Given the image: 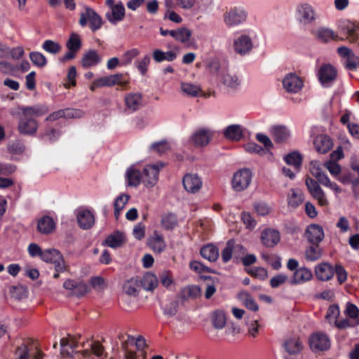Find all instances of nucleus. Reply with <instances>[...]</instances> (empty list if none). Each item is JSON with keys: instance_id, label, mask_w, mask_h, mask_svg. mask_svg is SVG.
<instances>
[{"instance_id": "1", "label": "nucleus", "mask_w": 359, "mask_h": 359, "mask_svg": "<svg viewBox=\"0 0 359 359\" xmlns=\"http://www.w3.org/2000/svg\"><path fill=\"white\" fill-rule=\"evenodd\" d=\"M294 17L299 22H313L320 20L319 14L309 3L298 4L295 8Z\"/></svg>"}, {"instance_id": "2", "label": "nucleus", "mask_w": 359, "mask_h": 359, "mask_svg": "<svg viewBox=\"0 0 359 359\" xmlns=\"http://www.w3.org/2000/svg\"><path fill=\"white\" fill-rule=\"evenodd\" d=\"M47 263L54 264L55 271L65 272L68 269L65 259L60 252L56 249H46L43 250L41 258Z\"/></svg>"}, {"instance_id": "3", "label": "nucleus", "mask_w": 359, "mask_h": 359, "mask_svg": "<svg viewBox=\"0 0 359 359\" xmlns=\"http://www.w3.org/2000/svg\"><path fill=\"white\" fill-rule=\"evenodd\" d=\"M164 166L165 164L162 162L146 165L142 174L143 184L147 187H153L158 180L159 170Z\"/></svg>"}, {"instance_id": "4", "label": "nucleus", "mask_w": 359, "mask_h": 359, "mask_svg": "<svg viewBox=\"0 0 359 359\" xmlns=\"http://www.w3.org/2000/svg\"><path fill=\"white\" fill-rule=\"evenodd\" d=\"M252 173L249 169H241L233 176L232 188L236 191H243L250 185Z\"/></svg>"}, {"instance_id": "5", "label": "nucleus", "mask_w": 359, "mask_h": 359, "mask_svg": "<svg viewBox=\"0 0 359 359\" xmlns=\"http://www.w3.org/2000/svg\"><path fill=\"white\" fill-rule=\"evenodd\" d=\"M310 171L312 175L316 178L318 183L330 188L337 193L341 192V189L336 183L330 182L327 175L323 172L322 168L317 162H311Z\"/></svg>"}, {"instance_id": "6", "label": "nucleus", "mask_w": 359, "mask_h": 359, "mask_svg": "<svg viewBox=\"0 0 359 359\" xmlns=\"http://www.w3.org/2000/svg\"><path fill=\"white\" fill-rule=\"evenodd\" d=\"M309 342L311 349L316 353L327 351L330 347L329 338L322 332H316L311 334Z\"/></svg>"}, {"instance_id": "7", "label": "nucleus", "mask_w": 359, "mask_h": 359, "mask_svg": "<svg viewBox=\"0 0 359 359\" xmlns=\"http://www.w3.org/2000/svg\"><path fill=\"white\" fill-rule=\"evenodd\" d=\"M306 185L311 195L318 201V204L321 206H325L328 204V201L325 197V194L323 189L318 184V182L315 180L307 177L306 179Z\"/></svg>"}, {"instance_id": "8", "label": "nucleus", "mask_w": 359, "mask_h": 359, "mask_svg": "<svg viewBox=\"0 0 359 359\" xmlns=\"http://www.w3.org/2000/svg\"><path fill=\"white\" fill-rule=\"evenodd\" d=\"M248 12L242 7H233L224 14L225 22H243L247 20Z\"/></svg>"}, {"instance_id": "9", "label": "nucleus", "mask_w": 359, "mask_h": 359, "mask_svg": "<svg viewBox=\"0 0 359 359\" xmlns=\"http://www.w3.org/2000/svg\"><path fill=\"white\" fill-rule=\"evenodd\" d=\"M283 86L288 93H298L303 87V81L295 74L290 73L284 77Z\"/></svg>"}, {"instance_id": "10", "label": "nucleus", "mask_w": 359, "mask_h": 359, "mask_svg": "<svg viewBox=\"0 0 359 359\" xmlns=\"http://www.w3.org/2000/svg\"><path fill=\"white\" fill-rule=\"evenodd\" d=\"M38 129L37 121L29 116H23L20 119L18 130L20 133L23 135H33Z\"/></svg>"}, {"instance_id": "11", "label": "nucleus", "mask_w": 359, "mask_h": 359, "mask_svg": "<svg viewBox=\"0 0 359 359\" xmlns=\"http://www.w3.org/2000/svg\"><path fill=\"white\" fill-rule=\"evenodd\" d=\"M305 236L309 243L318 244L324 238V231L320 225L311 224L306 228Z\"/></svg>"}, {"instance_id": "12", "label": "nucleus", "mask_w": 359, "mask_h": 359, "mask_svg": "<svg viewBox=\"0 0 359 359\" xmlns=\"http://www.w3.org/2000/svg\"><path fill=\"white\" fill-rule=\"evenodd\" d=\"M319 81L323 85L333 81L337 77V70L330 64L323 65L318 70Z\"/></svg>"}, {"instance_id": "13", "label": "nucleus", "mask_w": 359, "mask_h": 359, "mask_svg": "<svg viewBox=\"0 0 359 359\" xmlns=\"http://www.w3.org/2000/svg\"><path fill=\"white\" fill-rule=\"evenodd\" d=\"M183 186L190 193L198 191L202 186V182L196 174H187L183 178Z\"/></svg>"}, {"instance_id": "14", "label": "nucleus", "mask_w": 359, "mask_h": 359, "mask_svg": "<svg viewBox=\"0 0 359 359\" xmlns=\"http://www.w3.org/2000/svg\"><path fill=\"white\" fill-rule=\"evenodd\" d=\"M261 241L266 247H273L280 241V233L278 231L274 229H266L262 232Z\"/></svg>"}, {"instance_id": "15", "label": "nucleus", "mask_w": 359, "mask_h": 359, "mask_svg": "<svg viewBox=\"0 0 359 359\" xmlns=\"http://www.w3.org/2000/svg\"><path fill=\"white\" fill-rule=\"evenodd\" d=\"M233 46L235 51L237 53L243 55H245L251 50L252 48V43L251 39L248 36L242 35L236 40H235Z\"/></svg>"}, {"instance_id": "16", "label": "nucleus", "mask_w": 359, "mask_h": 359, "mask_svg": "<svg viewBox=\"0 0 359 359\" xmlns=\"http://www.w3.org/2000/svg\"><path fill=\"white\" fill-rule=\"evenodd\" d=\"M315 274L318 280L327 281L333 277L334 269L327 263H322L316 266Z\"/></svg>"}, {"instance_id": "17", "label": "nucleus", "mask_w": 359, "mask_h": 359, "mask_svg": "<svg viewBox=\"0 0 359 359\" xmlns=\"http://www.w3.org/2000/svg\"><path fill=\"white\" fill-rule=\"evenodd\" d=\"M201 295V290L197 285H188L183 287L178 294V298L182 302L194 299Z\"/></svg>"}, {"instance_id": "18", "label": "nucleus", "mask_w": 359, "mask_h": 359, "mask_svg": "<svg viewBox=\"0 0 359 359\" xmlns=\"http://www.w3.org/2000/svg\"><path fill=\"white\" fill-rule=\"evenodd\" d=\"M316 151L320 154H326L332 147V142L327 135H318L313 142Z\"/></svg>"}, {"instance_id": "19", "label": "nucleus", "mask_w": 359, "mask_h": 359, "mask_svg": "<svg viewBox=\"0 0 359 359\" xmlns=\"http://www.w3.org/2000/svg\"><path fill=\"white\" fill-rule=\"evenodd\" d=\"M23 116H29L32 118V116H40L48 112V107L45 104H37L32 107H22L20 108Z\"/></svg>"}, {"instance_id": "20", "label": "nucleus", "mask_w": 359, "mask_h": 359, "mask_svg": "<svg viewBox=\"0 0 359 359\" xmlns=\"http://www.w3.org/2000/svg\"><path fill=\"white\" fill-rule=\"evenodd\" d=\"M78 223L81 228L88 229L93 226L95 218L93 213L89 210H81L77 214Z\"/></svg>"}, {"instance_id": "21", "label": "nucleus", "mask_w": 359, "mask_h": 359, "mask_svg": "<svg viewBox=\"0 0 359 359\" xmlns=\"http://www.w3.org/2000/svg\"><path fill=\"white\" fill-rule=\"evenodd\" d=\"M211 137L212 133L210 130L200 129L193 135L192 141L198 147H204L209 143Z\"/></svg>"}, {"instance_id": "22", "label": "nucleus", "mask_w": 359, "mask_h": 359, "mask_svg": "<svg viewBox=\"0 0 359 359\" xmlns=\"http://www.w3.org/2000/svg\"><path fill=\"white\" fill-rule=\"evenodd\" d=\"M141 290L139 278H132L126 280L123 285V292L133 297H137Z\"/></svg>"}, {"instance_id": "23", "label": "nucleus", "mask_w": 359, "mask_h": 359, "mask_svg": "<svg viewBox=\"0 0 359 359\" xmlns=\"http://www.w3.org/2000/svg\"><path fill=\"white\" fill-rule=\"evenodd\" d=\"M125 103L128 109L135 111L142 104V95L140 93H129L125 97Z\"/></svg>"}, {"instance_id": "24", "label": "nucleus", "mask_w": 359, "mask_h": 359, "mask_svg": "<svg viewBox=\"0 0 359 359\" xmlns=\"http://www.w3.org/2000/svg\"><path fill=\"white\" fill-rule=\"evenodd\" d=\"M141 288L147 291H153L158 285L157 277L151 273H146L142 278H139Z\"/></svg>"}, {"instance_id": "25", "label": "nucleus", "mask_w": 359, "mask_h": 359, "mask_svg": "<svg viewBox=\"0 0 359 359\" xmlns=\"http://www.w3.org/2000/svg\"><path fill=\"white\" fill-rule=\"evenodd\" d=\"M148 244L154 252L160 253L163 251L166 247L162 235L157 231H154L153 236L149 239Z\"/></svg>"}, {"instance_id": "26", "label": "nucleus", "mask_w": 359, "mask_h": 359, "mask_svg": "<svg viewBox=\"0 0 359 359\" xmlns=\"http://www.w3.org/2000/svg\"><path fill=\"white\" fill-rule=\"evenodd\" d=\"M312 277L313 274L310 270L306 268H300L294 271L290 283L292 285L302 283L310 280Z\"/></svg>"}, {"instance_id": "27", "label": "nucleus", "mask_w": 359, "mask_h": 359, "mask_svg": "<svg viewBox=\"0 0 359 359\" xmlns=\"http://www.w3.org/2000/svg\"><path fill=\"white\" fill-rule=\"evenodd\" d=\"M55 226L53 219L49 216H43L38 221L37 229L43 234H49L53 232Z\"/></svg>"}, {"instance_id": "28", "label": "nucleus", "mask_w": 359, "mask_h": 359, "mask_svg": "<svg viewBox=\"0 0 359 359\" xmlns=\"http://www.w3.org/2000/svg\"><path fill=\"white\" fill-rule=\"evenodd\" d=\"M125 15V7L122 2L119 1L106 14L109 21H120L123 19Z\"/></svg>"}, {"instance_id": "29", "label": "nucleus", "mask_w": 359, "mask_h": 359, "mask_svg": "<svg viewBox=\"0 0 359 359\" xmlns=\"http://www.w3.org/2000/svg\"><path fill=\"white\" fill-rule=\"evenodd\" d=\"M312 33L318 40L322 42H327L337 37V34L332 29L325 27H319L316 30H312Z\"/></svg>"}, {"instance_id": "30", "label": "nucleus", "mask_w": 359, "mask_h": 359, "mask_svg": "<svg viewBox=\"0 0 359 359\" xmlns=\"http://www.w3.org/2000/svg\"><path fill=\"white\" fill-rule=\"evenodd\" d=\"M100 61V57L94 50H90L86 53L82 59L81 65L84 68H89L98 64Z\"/></svg>"}, {"instance_id": "31", "label": "nucleus", "mask_w": 359, "mask_h": 359, "mask_svg": "<svg viewBox=\"0 0 359 359\" xmlns=\"http://www.w3.org/2000/svg\"><path fill=\"white\" fill-rule=\"evenodd\" d=\"M153 59L155 62L159 63L163 61L172 62L177 57V54L174 51L163 52L161 49H155L152 53Z\"/></svg>"}, {"instance_id": "32", "label": "nucleus", "mask_w": 359, "mask_h": 359, "mask_svg": "<svg viewBox=\"0 0 359 359\" xmlns=\"http://www.w3.org/2000/svg\"><path fill=\"white\" fill-rule=\"evenodd\" d=\"M79 22H102V19L93 9L86 6L85 11L81 13Z\"/></svg>"}, {"instance_id": "33", "label": "nucleus", "mask_w": 359, "mask_h": 359, "mask_svg": "<svg viewBox=\"0 0 359 359\" xmlns=\"http://www.w3.org/2000/svg\"><path fill=\"white\" fill-rule=\"evenodd\" d=\"M125 242L124 235L116 231L112 234H110L105 240V244L112 248H116L121 247Z\"/></svg>"}, {"instance_id": "34", "label": "nucleus", "mask_w": 359, "mask_h": 359, "mask_svg": "<svg viewBox=\"0 0 359 359\" xmlns=\"http://www.w3.org/2000/svg\"><path fill=\"white\" fill-rule=\"evenodd\" d=\"M126 177L128 181V186L137 187L142 182V176L138 170L133 168H129L126 173Z\"/></svg>"}, {"instance_id": "35", "label": "nucleus", "mask_w": 359, "mask_h": 359, "mask_svg": "<svg viewBox=\"0 0 359 359\" xmlns=\"http://www.w3.org/2000/svg\"><path fill=\"white\" fill-rule=\"evenodd\" d=\"M201 255L210 262H215L219 257L218 249L213 245H207L201 250Z\"/></svg>"}, {"instance_id": "36", "label": "nucleus", "mask_w": 359, "mask_h": 359, "mask_svg": "<svg viewBox=\"0 0 359 359\" xmlns=\"http://www.w3.org/2000/svg\"><path fill=\"white\" fill-rule=\"evenodd\" d=\"M238 297L243 302L247 309L253 311H257L259 310L258 304L248 292H241L238 294Z\"/></svg>"}, {"instance_id": "37", "label": "nucleus", "mask_w": 359, "mask_h": 359, "mask_svg": "<svg viewBox=\"0 0 359 359\" xmlns=\"http://www.w3.org/2000/svg\"><path fill=\"white\" fill-rule=\"evenodd\" d=\"M224 135L227 139L238 141L243 137V131L239 125H231L226 128Z\"/></svg>"}, {"instance_id": "38", "label": "nucleus", "mask_w": 359, "mask_h": 359, "mask_svg": "<svg viewBox=\"0 0 359 359\" xmlns=\"http://www.w3.org/2000/svg\"><path fill=\"white\" fill-rule=\"evenodd\" d=\"M271 133L273 139L277 142H281L286 140L290 133L285 126H274L271 128Z\"/></svg>"}, {"instance_id": "39", "label": "nucleus", "mask_w": 359, "mask_h": 359, "mask_svg": "<svg viewBox=\"0 0 359 359\" xmlns=\"http://www.w3.org/2000/svg\"><path fill=\"white\" fill-rule=\"evenodd\" d=\"M219 80L224 86L231 88H236L240 85L237 76L229 73H222L219 76Z\"/></svg>"}, {"instance_id": "40", "label": "nucleus", "mask_w": 359, "mask_h": 359, "mask_svg": "<svg viewBox=\"0 0 359 359\" xmlns=\"http://www.w3.org/2000/svg\"><path fill=\"white\" fill-rule=\"evenodd\" d=\"M170 35L175 39L184 43L190 39L191 32L185 27H182L175 30H170Z\"/></svg>"}, {"instance_id": "41", "label": "nucleus", "mask_w": 359, "mask_h": 359, "mask_svg": "<svg viewBox=\"0 0 359 359\" xmlns=\"http://www.w3.org/2000/svg\"><path fill=\"white\" fill-rule=\"evenodd\" d=\"M309 246L305 251V257L308 261L313 262L320 258L322 255V250L318 244H313Z\"/></svg>"}, {"instance_id": "42", "label": "nucleus", "mask_w": 359, "mask_h": 359, "mask_svg": "<svg viewBox=\"0 0 359 359\" xmlns=\"http://www.w3.org/2000/svg\"><path fill=\"white\" fill-rule=\"evenodd\" d=\"M285 348L290 354H297L302 349L299 338H292L285 342Z\"/></svg>"}, {"instance_id": "43", "label": "nucleus", "mask_w": 359, "mask_h": 359, "mask_svg": "<svg viewBox=\"0 0 359 359\" xmlns=\"http://www.w3.org/2000/svg\"><path fill=\"white\" fill-rule=\"evenodd\" d=\"M344 314L355 322V325H359V309L353 304L347 302Z\"/></svg>"}, {"instance_id": "44", "label": "nucleus", "mask_w": 359, "mask_h": 359, "mask_svg": "<svg viewBox=\"0 0 359 359\" xmlns=\"http://www.w3.org/2000/svg\"><path fill=\"white\" fill-rule=\"evenodd\" d=\"M290 191L291 194L287 198L288 204L296 208L303 202V194L300 190L291 189Z\"/></svg>"}, {"instance_id": "45", "label": "nucleus", "mask_w": 359, "mask_h": 359, "mask_svg": "<svg viewBox=\"0 0 359 359\" xmlns=\"http://www.w3.org/2000/svg\"><path fill=\"white\" fill-rule=\"evenodd\" d=\"M66 47L68 50L78 52L81 48V41L79 34L72 33L69 39L67 41Z\"/></svg>"}, {"instance_id": "46", "label": "nucleus", "mask_w": 359, "mask_h": 359, "mask_svg": "<svg viewBox=\"0 0 359 359\" xmlns=\"http://www.w3.org/2000/svg\"><path fill=\"white\" fill-rule=\"evenodd\" d=\"M105 77L107 86H113L114 85L125 86L128 83V81H123V75L122 74H115Z\"/></svg>"}, {"instance_id": "47", "label": "nucleus", "mask_w": 359, "mask_h": 359, "mask_svg": "<svg viewBox=\"0 0 359 359\" xmlns=\"http://www.w3.org/2000/svg\"><path fill=\"white\" fill-rule=\"evenodd\" d=\"M212 322L216 329L223 328L226 325V316L224 313L221 311L214 312L212 317Z\"/></svg>"}, {"instance_id": "48", "label": "nucleus", "mask_w": 359, "mask_h": 359, "mask_svg": "<svg viewBox=\"0 0 359 359\" xmlns=\"http://www.w3.org/2000/svg\"><path fill=\"white\" fill-rule=\"evenodd\" d=\"M285 160L288 165H294L297 170L299 169L302 161L301 155L295 151L285 156Z\"/></svg>"}, {"instance_id": "49", "label": "nucleus", "mask_w": 359, "mask_h": 359, "mask_svg": "<svg viewBox=\"0 0 359 359\" xmlns=\"http://www.w3.org/2000/svg\"><path fill=\"white\" fill-rule=\"evenodd\" d=\"M42 48L45 51L53 55L57 54L62 49L60 43L52 40H46L42 45Z\"/></svg>"}, {"instance_id": "50", "label": "nucleus", "mask_w": 359, "mask_h": 359, "mask_svg": "<svg viewBox=\"0 0 359 359\" xmlns=\"http://www.w3.org/2000/svg\"><path fill=\"white\" fill-rule=\"evenodd\" d=\"M161 222L165 229L170 230L177 224V217L172 213L165 214L162 217Z\"/></svg>"}, {"instance_id": "51", "label": "nucleus", "mask_w": 359, "mask_h": 359, "mask_svg": "<svg viewBox=\"0 0 359 359\" xmlns=\"http://www.w3.org/2000/svg\"><path fill=\"white\" fill-rule=\"evenodd\" d=\"M29 58L32 63L39 67H43L47 63L46 57L39 52H31L29 53Z\"/></svg>"}, {"instance_id": "52", "label": "nucleus", "mask_w": 359, "mask_h": 359, "mask_svg": "<svg viewBox=\"0 0 359 359\" xmlns=\"http://www.w3.org/2000/svg\"><path fill=\"white\" fill-rule=\"evenodd\" d=\"M151 62V58L149 55H144L141 60L135 62L137 69L140 72L142 75H145L148 71V66Z\"/></svg>"}, {"instance_id": "53", "label": "nucleus", "mask_w": 359, "mask_h": 359, "mask_svg": "<svg viewBox=\"0 0 359 359\" xmlns=\"http://www.w3.org/2000/svg\"><path fill=\"white\" fill-rule=\"evenodd\" d=\"M181 90L187 95L195 97L198 95L200 91V88L196 85L189 83H182Z\"/></svg>"}, {"instance_id": "54", "label": "nucleus", "mask_w": 359, "mask_h": 359, "mask_svg": "<svg viewBox=\"0 0 359 359\" xmlns=\"http://www.w3.org/2000/svg\"><path fill=\"white\" fill-rule=\"evenodd\" d=\"M8 150L12 154H20L24 152L25 146L22 142L16 140L8 144Z\"/></svg>"}, {"instance_id": "55", "label": "nucleus", "mask_w": 359, "mask_h": 359, "mask_svg": "<svg viewBox=\"0 0 359 359\" xmlns=\"http://www.w3.org/2000/svg\"><path fill=\"white\" fill-rule=\"evenodd\" d=\"M233 255V241H229L226 248L222 252V258L224 262H229Z\"/></svg>"}, {"instance_id": "56", "label": "nucleus", "mask_w": 359, "mask_h": 359, "mask_svg": "<svg viewBox=\"0 0 359 359\" xmlns=\"http://www.w3.org/2000/svg\"><path fill=\"white\" fill-rule=\"evenodd\" d=\"M140 53V50L137 48H133L126 51L122 57V64L123 65H126L130 64L132 62V60L139 55Z\"/></svg>"}, {"instance_id": "57", "label": "nucleus", "mask_w": 359, "mask_h": 359, "mask_svg": "<svg viewBox=\"0 0 359 359\" xmlns=\"http://www.w3.org/2000/svg\"><path fill=\"white\" fill-rule=\"evenodd\" d=\"M247 272L252 276H254L262 280L265 279L268 276L267 271L262 267H255L253 269H248Z\"/></svg>"}, {"instance_id": "58", "label": "nucleus", "mask_w": 359, "mask_h": 359, "mask_svg": "<svg viewBox=\"0 0 359 359\" xmlns=\"http://www.w3.org/2000/svg\"><path fill=\"white\" fill-rule=\"evenodd\" d=\"M151 149L159 154H162L170 149V146L167 141L163 140L151 144Z\"/></svg>"}, {"instance_id": "59", "label": "nucleus", "mask_w": 359, "mask_h": 359, "mask_svg": "<svg viewBox=\"0 0 359 359\" xmlns=\"http://www.w3.org/2000/svg\"><path fill=\"white\" fill-rule=\"evenodd\" d=\"M346 67L350 70H354L359 67V57L353 53L346 58Z\"/></svg>"}, {"instance_id": "60", "label": "nucleus", "mask_w": 359, "mask_h": 359, "mask_svg": "<svg viewBox=\"0 0 359 359\" xmlns=\"http://www.w3.org/2000/svg\"><path fill=\"white\" fill-rule=\"evenodd\" d=\"M336 273L337 280L341 285L344 283L347 279V273L345 269L340 264H337L334 269V273Z\"/></svg>"}, {"instance_id": "61", "label": "nucleus", "mask_w": 359, "mask_h": 359, "mask_svg": "<svg viewBox=\"0 0 359 359\" xmlns=\"http://www.w3.org/2000/svg\"><path fill=\"white\" fill-rule=\"evenodd\" d=\"M334 325L340 330L346 329L348 327H355V322L352 319L344 318L341 320H334Z\"/></svg>"}, {"instance_id": "62", "label": "nucleus", "mask_w": 359, "mask_h": 359, "mask_svg": "<svg viewBox=\"0 0 359 359\" xmlns=\"http://www.w3.org/2000/svg\"><path fill=\"white\" fill-rule=\"evenodd\" d=\"M89 291V287L83 282H79L76 285V287L72 292L73 295L76 297H82Z\"/></svg>"}, {"instance_id": "63", "label": "nucleus", "mask_w": 359, "mask_h": 359, "mask_svg": "<svg viewBox=\"0 0 359 359\" xmlns=\"http://www.w3.org/2000/svg\"><path fill=\"white\" fill-rule=\"evenodd\" d=\"M340 316L339 307L337 304H333L328 308L325 318L327 319L334 318V320H338Z\"/></svg>"}, {"instance_id": "64", "label": "nucleus", "mask_w": 359, "mask_h": 359, "mask_svg": "<svg viewBox=\"0 0 359 359\" xmlns=\"http://www.w3.org/2000/svg\"><path fill=\"white\" fill-rule=\"evenodd\" d=\"M178 306V302L172 301L164 308V313L168 316H173L177 313Z\"/></svg>"}]
</instances>
